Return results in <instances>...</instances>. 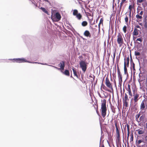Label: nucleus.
I'll list each match as a JSON object with an SVG mask.
<instances>
[{
    "mask_svg": "<svg viewBox=\"0 0 147 147\" xmlns=\"http://www.w3.org/2000/svg\"><path fill=\"white\" fill-rule=\"evenodd\" d=\"M128 93L129 94V95H130L131 96H132V94L131 92V90H129V91H128Z\"/></svg>",
    "mask_w": 147,
    "mask_h": 147,
    "instance_id": "nucleus-44",
    "label": "nucleus"
},
{
    "mask_svg": "<svg viewBox=\"0 0 147 147\" xmlns=\"http://www.w3.org/2000/svg\"><path fill=\"white\" fill-rule=\"evenodd\" d=\"M55 16L56 18L58 20V21H59L61 19V16L59 13L58 12H56L55 14Z\"/></svg>",
    "mask_w": 147,
    "mask_h": 147,
    "instance_id": "nucleus-15",
    "label": "nucleus"
},
{
    "mask_svg": "<svg viewBox=\"0 0 147 147\" xmlns=\"http://www.w3.org/2000/svg\"><path fill=\"white\" fill-rule=\"evenodd\" d=\"M103 18H101L100 21L99 22V23L98 25V31H100V25L102 24V26H103Z\"/></svg>",
    "mask_w": 147,
    "mask_h": 147,
    "instance_id": "nucleus-13",
    "label": "nucleus"
},
{
    "mask_svg": "<svg viewBox=\"0 0 147 147\" xmlns=\"http://www.w3.org/2000/svg\"><path fill=\"white\" fill-rule=\"evenodd\" d=\"M80 65L82 71L84 73L85 72L87 69L86 63L84 61H81L80 63Z\"/></svg>",
    "mask_w": 147,
    "mask_h": 147,
    "instance_id": "nucleus-4",
    "label": "nucleus"
},
{
    "mask_svg": "<svg viewBox=\"0 0 147 147\" xmlns=\"http://www.w3.org/2000/svg\"><path fill=\"white\" fill-rule=\"evenodd\" d=\"M145 107V100H143L141 102L140 106V109L141 111L144 110Z\"/></svg>",
    "mask_w": 147,
    "mask_h": 147,
    "instance_id": "nucleus-10",
    "label": "nucleus"
},
{
    "mask_svg": "<svg viewBox=\"0 0 147 147\" xmlns=\"http://www.w3.org/2000/svg\"><path fill=\"white\" fill-rule=\"evenodd\" d=\"M132 67L134 70L135 71V64L134 63H133Z\"/></svg>",
    "mask_w": 147,
    "mask_h": 147,
    "instance_id": "nucleus-48",
    "label": "nucleus"
},
{
    "mask_svg": "<svg viewBox=\"0 0 147 147\" xmlns=\"http://www.w3.org/2000/svg\"><path fill=\"white\" fill-rule=\"evenodd\" d=\"M144 118V116L143 115H142L140 117L139 120H138V122H139L141 121H143Z\"/></svg>",
    "mask_w": 147,
    "mask_h": 147,
    "instance_id": "nucleus-30",
    "label": "nucleus"
},
{
    "mask_svg": "<svg viewBox=\"0 0 147 147\" xmlns=\"http://www.w3.org/2000/svg\"><path fill=\"white\" fill-rule=\"evenodd\" d=\"M142 112H139V113L136 116V120L137 121H138V118L139 117L140 115H141L140 113Z\"/></svg>",
    "mask_w": 147,
    "mask_h": 147,
    "instance_id": "nucleus-28",
    "label": "nucleus"
},
{
    "mask_svg": "<svg viewBox=\"0 0 147 147\" xmlns=\"http://www.w3.org/2000/svg\"><path fill=\"white\" fill-rule=\"evenodd\" d=\"M40 8L42 10V11L43 12H44L45 13H46L49 15L48 12L45 8L42 7H41Z\"/></svg>",
    "mask_w": 147,
    "mask_h": 147,
    "instance_id": "nucleus-26",
    "label": "nucleus"
},
{
    "mask_svg": "<svg viewBox=\"0 0 147 147\" xmlns=\"http://www.w3.org/2000/svg\"><path fill=\"white\" fill-rule=\"evenodd\" d=\"M139 77L140 79L138 80V81L139 82H140L142 81L143 80L140 79L141 78L142 76L140 75V74H139Z\"/></svg>",
    "mask_w": 147,
    "mask_h": 147,
    "instance_id": "nucleus-41",
    "label": "nucleus"
},
{
    "mask_svg": "<svg viewBox=\"0 0 147 147\" xmlns=\"http://www.w3.org/2000/svg\"><path fill=\"white\" fill-rule=\"evenodd\" d=\"M136 28H140V27L139 25H137L136 26Z\"/></svg>",
    "mask_w": 147,
    "mask_h": 147,
    "instance_id": "nucleus-52",
    "label": "nucleus"
},
{
    "mask_svg": "<svg viewBox=\"0 0 147 147\" xmlns=\"http://www.w3.org/2000/svg\"><path fill=\"white\" fill-rule=\"evenodd\" d=\"M85 12L86 16H91V14L89 12H86V11H85Z\"/></svg>",
    "mask_w": 147,
    "mask_h": 147,
    "instance_id": "nucleus-40",
    "label": "nucleus"
},
{
    "mask_svg": "<svg viewBox=\"0 0 147 147\" xmlns=\"http://www.w3.org/2000/svg\"><path fill=\"white\" fill-rule=\"evenodd\" d=\"M114 0H113V8H114Z\"/></svg>",
    "mask_w": 147,
    "mask_h": 147,
    "instance_id": "nucleus-50",
    "label": "nucleus"
},
{
    "mask_svg": "<svg viewBox=\"0 0 147 147\" xmlns=\"http://www.w3.org/2000/svg\"><path fill=\"white\" fill-rule=\"evenodd\" d=\"M72 69L73 71L74 76H76V77H78V75L77 74L76 69L75 68L73 67Z\"/></svg>",
    "mask_w": 147,
    "mask_h": 147,
    "instance_id": "nucleus-22",
    "label": "nucleus"
},
{
    "mask_svg": "<svg viewBox=\"0 0 147 147\" xmlns=\"http://www.w3.org/2000/svg\"><path fill=\"white\" fill-rule=\"evenodd\" d=\"M99 18H100V16H98V17L97 18V19H98H98H99Z\"/></svg>",
    "mask_w": 147,
    "mask_h": 147,
    "instance_id": "nucleus-56",
    "label": "nucleus"
},
{
    "mask_svg": "<svg viewBox=\"0 0 147 147\" xmlns=\"http://www.w3.org/2000/svg\"><path fill=\"white\" fill-rule=\"evenodd\" d=\"M106 99H103L102 100L101 110V115L103 118L105 117L106 115L107 108L106 106Z\"/></svg>",
    "mask_w": 147,
    "mask_h": 147,
    "instance_id": "nucleus-1",
    "label": "nucleus"
},
{
    "mask_svg": "<svg viewBox=\"0 0 147 147\" xmlns=\"http://www.w3.org/2000/svg\"><path fill=\"white\" fill-rule=\"evenodd\" d=\"M127 27L126 26H124L123 28V30L124 33H126V32Z\"/></svg>",
    "mask_w": 147,
    "mask_h": 147,
    "instance_id": "nucleus-35",
    "label": "nucleus"
},
{
    "mask_svg": "<svg viewBox=\"0 0 147 147\" xmlns=\"http://www.w3.org/2000/svg\"><path fill=\"white\" fill-rule=\"evenodd\" d=\"M12 60L13 61V62H16L19 63H24L26 61V59L24 58L14 59H12Z\"/></svg>",
    "mask_w": 147,
    "mask_h": 147,
    "instance_id": "nucleus-7",
    "label": "nucleus"
},
{
    "mask_svg": "<svg viewBox=\"0 0 147 147\" xmlns=\"http://www.w3.org/2000/svg\"><path fill=\"white\" fill-rule=\"evenodd\" d=\"M84 36L87 37H89L90 38L91 37V35L90 32L88 30H85L84 33Z\"/></svg>",
    "mask_w": 147,
    "mask_h": 147,
    "instance_id": "nucleus-11",
    "label": "nucleus"
},
{
    "mask_svg": "<svg viewBox=\"0 0 147 147\" xmlns=\"http://www.w3.org/2000/svg\"><path fill=\"white\" fill-rule=\"evenodd\" d=\"M104 78L103 79V80H102V81H103V80H104Z\"/></svg>",
    "mask_w": 147,
    "mask_h": 147,
    "instance_id": "nucleus-61",
    "label": "nucleus"
},
{
    "mask_svg": "<svg viewBox=\"0 0 147 147\" xmlns=\"http://www.w3.org/2000/svg\"><path fill=\"white\" fill-rule=\"evenodd\" d=\"M63 74L66 76H69V72L67 70H65L64 72H63Z\"/></svg>",
    "mask_w": 147,
    "mask_h": 147,
    "instance_id": "nucleus-23",
    "label": "nucleus"
},
{
    "mask_svg": "<svg viewBox=\"0 0 147 147\" xmlns=\"http://www.w3.org/2000/svg\"><path fill=\"white\" fill-rule=\"evenodd\" d=\"M127 90L128 91L131 90V89H130V86L129 84H128V88Z\"/></svg>",
    "mask_w": 147,
    "mask_h": 147,
    "instance_id": "nucleus-42",
    "label": "nucleus"
},
{
    "mask_svg": "<svg viewBox=\"0 0 147 147\" xmlns=\"http://www.w3.org/2000/svg\"><path fill=\"white\" fill-rule=\"evenodd\" d=\"M98 19H97L96 20V22H97V21H98Z\"/></svg>",
    "mask_w": 147,
    "mask_h": 147,
    "instance_id": "nucleus-57",
    "label": "nucleus"
},
{
    "mask_svg": "<svg viewBox=\"0 0 147 147\" xmlns=\"http://www.w3.org/2000/svg\"><path fill=\"white\" fill-rule=\"evenodd\" d=\"M142 140H139L138 141V144H140L141 142H142Z\"/></svg>",
    "mask_w": 147,
    "mask_h": 147,
    "instance_id": "nucleus-45",
    "label": "nucleus"
},
{
    "mask_svg": "<svg viewBox=\"0 0 147 147\" xmlns=\"http://www.w3.org/2000/svg\"><path fill=\"white\" fill-rule=\"evenodd\" d=\"M144 140L146 142H147V135L144 136Z\"/></svg>",
    "mask_w": 147,
    "mask_h": 147,
    "instance_id": "nucleus-47",
    "label": "nucleus"
},
{
    "mask_svg": "<svg viewBox=\"0 0 147 147\" xmlns=\"http://www.w3.org/2000/svg\"><path fill=\"white\" fill-rule=\"evenodd\" d=\"M125 20L126 23V24H128V17L127 16H126V17L125 18Z\"/></svg>",
    "mask_w": 147,
    "mask_h": 147,
    "instance_id": "nucleus-36",
    "label": "nucleus"
},
{
    "mask_svg": "<svg viewBox=\"0 0 147 147\" xmlns=\"http://www.w3.org/2000/svg\"><path fill=\"white\" fill-rule=\"evenodd\" d=\"M139 97V94H138L136 93L135 94L134 97V102H136L138 101V98Z\"/></svg>",
    "mask_w": 147,
    "mask_h": 147,
    "instance_id": "nucleus-12",
    "label": "nucleus"
},
{
    "mask_svg": "<svg viewBox=\"0 0 147 147\" xmlns=\"http://www.w3.org/2000/svg\"><path fill=\"white\" fill-rule=\"evenodd\" d=\"M128 101H123V105L125 107H127L128 106Z\"/></svg>",
    "mask_w": 147,
    "mask_h": 147,
    "instance_id": "nucleus-31",
    "label": "nucleus"
},
{
    "mask_svg": "<svg viewBox=\"0 0 147 147\" xmlns=\"http://www.w3.org/2000/svg\"><path fill=\"white\" fill-rule=\"evenodd\" d=\"M117 72H120V70H119V66L118 65H117Z\"/></svg>",
    "mask_w": 147,
    "mask_h": 147,
    "instance_id": "nucleus-46",
    "label": "nucleus"
},
{
    "mask_svg": "<svg viewBox=\"0 0 147 147\" xmlns=\"http://www.w3.org/2000/svg\"><path fill=\"white\" fill-rule=\"evenodd\" d=\"M115 125L116 128V142H117L119 143L120 141L121 140L120 135V128L119 127H118L117 123H115Z\"/></svg>",
    "mask_w": 147,
    "mask_h": 147,
    "instance_id": "nucleus-2",
    "label": "nucleus"
},
{
    "mask_svg": "<svg viewBox=\"0 0 147 147\" xmlns=\"http://www.w3.org/2000/svg\"><path fill=\"white\" fill-rule=\"evenodd\" d=\"M135 55L136 56H140V52L136 51L135 52Z\"/></svg>",
    "mask_w": 147,
    "mask_h": 147,
    "instance_id": "nucleus-39",
    "label": "nucleus"
},
{
    "mask_svg": "<svg viewBox=\"0 0 147 147\" xmlns=\"http://www.w3.org/2000/svg\"><path fill=\"white\" fill-rule=\"evenodd\" d=\"M102 88L103 89L106 91H108V92H110V90L103 83H102L101 85V89Z\"/></svg>",
    "mask_w": 147,
    "mask_h": 147,
    "instance_id": "nucleus-14",
    "label": "nucleus"
},
{
    "mask_svg": "<svg viewBox=\"0 0 147 147\" xmlns=\"http://www.w3.org/2000/svg\"><path fill=\"white\" fill-rule=\"evenodd\" d=\"M133 34V35L137 36L138 35V29L136 28H135Z\"/></svg>",
    "mask_w": 147,
    "mask_h": 147,
    "instance_id": "nucleus-20",
    "label": "nucleus"
},
{
    "mask_svg": "<svg viewBox=\"0 0 147 147\" xmlns=\"http://www.w3.org/2000/svg\"><path fill=\"white\" fill-rule=\"evenodd\" d=\"M129 9L130 10V12H129V20H130V21L131 20V11L132 9V6L131 5H130L129 6Z\"/></svg>",
    "mask_w": 147,
    "mask_h": 147,
    "instance_id": "nucleus-21",
    "label": "nucleus"
},
{
    "mask_svg": "<svg viewBox=\"0 0 147 147\" xmlns=\"http://www.w3.org/2000/svg\"><path fill=\"white\" fill-rule=\"evenodd\" d=\"M117 1H118V3H119V0H117Z\"/></svg>",
    "mask_w": 147,
    "mask_h": 147,
    "instance_id": "nucleus-58",
    "label": "nucleus"
},
{
    "mask_svg": "<svg viewBox=\"0 0 147 147\" xmlns=\"http://www.w3.org/2000/svg\"><path fill=\"white\" fill-rule=\"evenodd\" d=\"M136 37H133V39H134V38H135V39H136Z\"/></svg>",
    "mask_w": 147,
    "mask_h": 147,
    "instance_id": "nucleus-60",
    "label": "nucleus"
},
{
    "mask_svg": "<svg viewBox=\"0 0 147 147\" xmlns=\"http://www.w3.org/2000/svg\"><path fill=\"white\" fill-rule=\"evenodd\" d=\"M129 57L127 58L126 59L125 58L124 65L125 64V65L126 66V65H127V66H128L129 64Z\"/></svg>",
    "mask_w": 147,
    "mask_h": 147,
    "instance_id": "nucleus-18",
    "label": "nucleus"
},
{
    "mask_svg": "<svg viewBox=\"0 0 147 147\" xmlns=\"http://www.w3.org/2000/svg\"><path fill=\"white\" fill-rule=\"evenodd\" d=\"M125 1L126 0H121V2L120 3L119 9V12L121 11V10L123 6V4L124 3Z\"/></svg>",
    "mask_w": 147,
    "mask_h": 147,
    "instance_id": "nucleus-19",
    "label": "nucleus"
},
{
    "mask_svg": "<svg viewBox=\"0 0 147 147\" xmlns=\"http://www.w3.org/2000/svg\"><path fill=\"white\" fill-rule=\"evenodd\" d=\"M76 16L77 18L79 20H80L82 18V15L80 13H79Z\"/></svg>",
    "mask_w": 147,
    "mask_h": 147,
    "instance_id": "nucleus-27",
    "label": "nucleus"
},
{
    "mask_svg": "<svg viewBox=\"0 0 147 147\" xmlns=\"http://www.w3.org/2000/svg\"><path fill=\"white\" fill-rule=\"evenodd\" d=\"M101 147H105V146L104 145H102L101 146Z\"/></svg>",
    "mask_w": 147,
    "mask_h": 147,
    "instance_id": "nucleus-55",
    "label": "nucleus"
},
{
    "mask_svg": "<svg viewBox=\"0 0 147 147\" xmlns=\"http://www.w3.org/2000/svg\"><path fill=\"white\" fill-rule=\"evenodd\" d=\"M45 0L47 2L48 1V0Z\"/></svg>",
    "mask_w": 147,
    "mask_h": 147,
    "instance_id": "nucleus-59",
    "label": "nucleus"
},
{
    "mask_svg": "<svg viewBox=\"0 0 147 147\" xmlns=\"http://www.w3.org/2000/svg\"><path fill=\"white\" fill-rule=\"evenodd\" d=\"M136 131L138 132V134L139 135L142 134L144 132V130H142L141 128L136 130Z\"/></svg>",
    "mask_w": 147,
    "mask_h": 147,
    "instance_id": "nucleus-17",
    "label": "nucleus"
},
{
    "mask_svg": "<svg viewBox=\"0 0 147 147\" xmlns=\"http://www.w3.org/2000/svg\"><path fill=\"white\" fill-rule=\"evenodd\" d=\"M127 130L128 131V133H127V138H128L129 136V124H128L127 123Z\"/></svg>",
    "mask_w": 147,
    "mask_h": 147,
    "instance_id": "nucleus-24",
    "label": "nucleus"
},
{
    "mask_svg": "<svg viewBox=\"0 0 147 147\" xmlns=\"http://www.w3.org/2000/svg\"><path fill=\"white\" fill-rule=\"evenodd\" d=\"M51 19H53V17H51Z\"/></svg>",
    "mask_w": 147,
    "mask_h": 147,
    "instance_id": "nucleus-62",
    "label": "nucleus"
},
{
    "mask_svg": "<svg viewBox=\"0 0 147 147\" xmlns=\"http://www.w3.org/2000/svg\"><path fill=\"white\" fill-rule=\"evenodd\" d=\"M146 128L147 129V122L146 123Z\"/></svg>",
    "mask_w": 147,
    "mask_h": 147,
    "instance_id": "nucleus-54",
    "label": "nucleus"
},
{
    "mask_svg": "<svg viewBox=\"0 0 147 147\" xmlns=\"http://www.w3.org/2000/svg\"><path fill=\"white\" fill-rule=\"evenodd\" d=\"M59 66L60 67V68H58L56 67H55V68L58 69L63 70L64 69L65 67V62L63 61H61L59 64Z\"/></svg>",
    "mask_w": 147,
    "mask_h": 147,
    "instance_id": "nucleus-8",
    "label": "nucleus"
},
{
    "mask_svg": "<svg viewBox=\"0 0 147 147\" xmlns=\"http://www.w3.org/2000/svg\"><path fill=\"white\" fill-rule=\"evenodd\" d=\"M144 1V0H137V2L139 3H141Z\"/></svg>",
    "mask_w": 147,
    "mask_h": 147,
    "instance_id": "nucleus-49",
    "label": "nucleus"
},
{
    "mask_svg": "<svg viewBox=\"0 0 147 147\" xmlns=\"http://www.w3.org/2000/svg\"><path fill=\"white\" fill-rule=\"evenodd\" d=\"M143 11L142 10L139 12L138 14L136 15V17L138 20H141L142 18V15L143 14Z\"/></svg>",
    "mask_w": 147,
    "mask_h": 147,
    "instance_id": "nucleus-9",
    "label": "nucleus"
},
{
    "mask_svg": "<svg viewBox=\"0 0 147 147\" xmlns=\"http://www.w3.org/2000/svg\"><path fill=\"white\" fill-rule=\"evenodd\" d=\"M88 22L86 21H84L81 24L82 26L85 27L87 26L88 25Z\"/></svg>",
    "mask_w": 147,
    "mask_h": 147,
    "instance_id": "nucleus-25",
    "label": "nucleus"
},
{
    "mask_svg": "<svg viewBox=\"0 0 147 147\" xmlns=\"http://www.w3.org/2000/svg\"><path fill=\"white\" fill-rule=\"evenodd\" d=\"M124 71L125 74H126L127 73L126 66L125 65V64L124 65Z\"/></svg>",
    "mask_w": 147,
    "mask_h": 147,
    "instance_id": "nucleus-34",
    "label": "nucleus"
},
{
    "mask_svg": "<svg viewBox=\"0 0 147 147\" xmlns=\"http://www.w3.org/2000/svg\"><path fill=\"white\" fill-rule=\"evenodd\" d=\"M117 43L119 45V47H121L123 44V40L121 34L119 33L117 36Z\"/></svg>",
    "mask_w": 147,
    "mask_h": 147,
    "instance_id": "nucleus-3",
    "label": "nucleus"
},
{
    "mask_svg": "<svg viewBox=\"0 0 147 147\" xmlns=\"http://www.w3.org/2000/svg\"><path fill=\"white\" fill-rule=\"evenodd\" d=\"M129 99H128V96L126 93L125 94L124 99L123 101H129Z\"/></svg>",
    "mask_w": 147,
    "mask_h": 147,
    "instance_id": "nucleus-32",
    "label": "nucleus"
},
{
    "mask_svg": "<svg viewBox=\"0 0 147 147\" xmlns=\"http://www.w3.org/2000/svg\"><path fill=\"white\" fill-rule=\"evenodd\" d=\"M115 52L114 53V54H113V57H114V58H115Z\"/></svg>",
    "mask_w": 147,
    "mask_h": 147,
    "instance_id": "nucleus-53",
    "label": "nucleus"
},
{
    "mask_svg": "<svg viewBox=\"0 0 147 147\" xmlns=\"http://www.w3.org/2000/svg\"><path fill=\"white\" fill-rule=\"evenodd\" d=\"M79 13H78V11L76 9H75L74 10L73 14L74 16H76L77 15H78Z\"/></svg>",
    "mask_w": 147,
    "mask_h": 147,
    "instance_id": "nucleus-29",
    "label": "nucleus"
},
{
    "mask_svg": "<svg viewBox=\"0 0 147 147\" xmlns=\"http://www.w3.org/2000/svg\"><path fill=\"white\" fill-rule=\"evenodd\" d=\"M111 109L112 112L114 113H115V108L113 106H112L111 107Z\"/></svg>",
    "mask_w": 147,
    "mask_h": 147,
    "instance_id": "nucleus-37",
    "label": "nucleus"
},
{
    "mask_svg": "<svg viewBox=\"0 0 147 147\" xmlns=\"http://www.w3.org/2000/svg\"><path fill=\"white\" fill-rule=\"evenodd\" d=\"M142 10V8L141 7L138 6V8L137 9V13H138V14H139V13L140 12V10Z\"/></svg>",
    "mask_w": 147,
    "mask_h": 147,
    "instance_id": "nucleus-33",
    "label": "nucleus"
},
{
    "mask_svg": "<svg viewBox=\"0 0 147 147\" xmlns=\"http://www.w3.org/2000/svg\"><path fill=\"white\" fill-rule=\"evenodd\" d=\"M117 73L119 79V83H120V82H121V83L122 81V75L121 74L120 72H117Z\"/></svg>",
    "mask_w": 147,
    "mask_h": 147,
    "instance_id": "nucleus-16",
    "label": "nucleus"
},
{
    "mask_svg": "<svg viewBox=\"0 0 147 147\" xmlns=\"http://www.w3.org/2000/svg\"><path fill=\"white\" fill-rule=\"evenodd\" d=\"M143 24L144 28L147 30V14L143 16Z\"/></svg>",
    "mask_w": 147,
    "mask_h": 147,
    "instance_id": "nucleus-6",
    "label": "nucleus"
},
{
    "mask_svg": "<svg viewBox=\"0 0 147 147\" xmlns=\"http://www.w3.org/2000/svg\"><path fill=\"white\" fill-rule=\"evenodd\" d=\"M136 41H140V42H141L142 41V39L141 38H137L136 39Z\"/></svg>",
    "mask_w": 147,
    "mask_h": 147,
    "instance_id": "nucleus-43",
    "label": "nucleus"
},
{
    "mask_svg": "<svg viewBox=\"0 0 147 147\" xmlns=\"http://www.w3.org/2000/svg\"><path fill=\"white\" fill-rule=\"evenodd\" d=\"M105 84L107 86L108 88L112 90H113V86L112 85V84L110 82L108 77H107L106 78Z\"/></svg>",
    "mask_w": 147,
    "mask_h": 147,
    "instance_id": "nucleus-5",
    "label": "nucleus"
},
{
    "mask_svg": "<svg viewBox=\"0 0 147 147\" xmlns=\"http://www.w3.org/2000/svg\"><path fill=\"white\" fill-rule=\"evenodd\" d=\"M133 138H134L133 135V133H131V138H130V142H132L133 141Z\"/></svg>",
    "mask_w": 147,
    "mask_h": 147,
    "instance_id": "nucleus-38",
    "label": "nucleus"
},
{
    "mask_svg": "<svg viewBox=\"0 0 147 147\" xmlns=\"http://www.w3.org/2000/svg\"><path fill=\"white\" fill-rule=\"evenodd\" d=\"M98 95H99V96L100 98H102V97L101 96V95L100 94V93H98Z\"/></svg>",
    "mask_w": 147,
    "mask_h": 147,
    "instance_id": "nucleus-51",
    "label": "nucleus"
}]
</instances>
